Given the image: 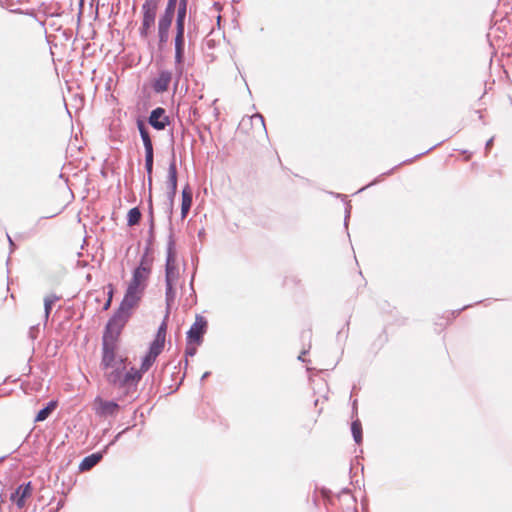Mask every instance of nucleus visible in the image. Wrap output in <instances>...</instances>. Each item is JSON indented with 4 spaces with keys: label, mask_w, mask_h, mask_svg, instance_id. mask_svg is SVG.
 <instances>
[{
    "label": "nucleus",
    "mask_w": 512,
    "mask_h": 512,
    "mask_svg": "<svg viewBox=\"0 0 512 512\" xmlns=\"http://www.w3.org/2000/svg\"><path fill=\"white\" fill-rule=\"evenodd\" d=\"M105 377L111 386L122 390L121 398L129 397L133 400L137 398L136 392L142 376L136 367L131 366L127 369L124 364L106 373Z\"/></svg>",
    "instance_id": "1"
},
{
    "label": "nucleus",
    "mask_w": 512,
    "mask_h": 512,
    "mask_svg": "<svg viewBox=\"0 0 512 512\" xmlns=\"http://www.w3.org/2000/svg\"><path fill=\"white\" fill-rule=\"evenodd\" d=\"M166 187L167 193L166 201L164 202V211L167 215L168 229H170V227L174 228L172 223V217L174 213V202L178 188V169L174 150H172L171 160L169 162Z\"/></svg>",
    "instance_id": "2"
},
{
    "label": "nucleus",
    "mask_w": 512,
    "mask_h": 512,
    "mask_svg": "<svg viewBox=\"0 0 512 512\" xmlns=\"http://www.w3.org/2000/svg\"><path fill=\"white\" fill-rule=\"evenodd\" d=\"M65 209L59 201H52L49 214L47 216L40 215L34 222V236H38V243H46L47 237L55 232V225L48 222L49 219L55 218L60 215Z\"/></svg>",
    "instance_id": "3"
},
{
    "label": "nucleus",
    "mask_w": 512,
    "mask_h": 512,
    "mask_svg": "<svg viewBox=\"0 0 512 512\" xmlns=\"http://www.w3.org/2000/svg\"><path fill=\"white\" fill-rule=\"evenodd\" d=\"M129 319L130 317L114 311L104 326L102 342L119 343L120 335Z\"/></svg>",
    "instance_id": "4"
},
{
    "label": "nucleus",
    "mask_w": 512,
    "mask_h": 512,
    "mask_svg": "<svg viewBox=\"0 0 512 512\" xmlns=\"http://www.w3.org/2000/svg\"><path fill=\"white\" fill-rule=\"evenodd\" d=\"M160 0H145L141 6V25L139 27V36L145 40L151 33L155 25L157 10Z\"/></svg>",
    "instance_id": "5"
},
{
    "label": "nucleus",
    "mask_w": 512,
    "mask_h": 512,
    "mask_svg": "<svg viewBox=\"0 0 512 512\" xmlns=\"http://www.w3.org/2000/svg\"><path fill=\"white\" fill-rule=\"evenodd\" d=\"M189 0H179L175 10V31L186 32V20L188 18L187 36L191 38L192 32L196 30L195 23L192 27V8H188Z\"/></svg>",
    "instance_id": "6"
},
{
    "label": "nucleus",
    "mask_w": 512,
    "mask_h": 512,
    "mask_svg": "<svg viewBox=\"0 0 512 512\" xmlns=\"http://www.w3.org/2000/svg\"><path fill=\"white\" fill-rule=\"evenodd\" d=\"M143 294L144 291H140L138 288L128 285L124 296L115 311L131 318L133 309L139 305Z\"/></svg>",
    "instance_id": "7"
},
{
    "label": "nucleus",
    "mask_w": 512,
    "mask_h": 512,
    "mask_svg": "<svg viewBox=\"0 0 512 512\" xmlns=\"http://www.w3.org/2000/svg\"><path fill=\"white\" fill-rule=\"evenodd\" d=\"M208 330V320L200 314H196L194 323L186 332V344L201 346L204 342V336Z\"/></svg>",
    "instance_id": "8"
},
{
    "label": "nucleus",
    "mask_w": 512,
    "mask_h": 512,
    "mask_svg": "<svg viewBox=\"0 0 512 512\" xmlns=\"http://www.w3.org/2000/svg\"><path fill=\"white\" fill-rule=\"evenodd\" d=\"M118 349V343L102 342L101 346V363L102 369H114L118 366L124 365L125 359L118 356L116 351Z\"/></svg>",
    "instance_id": "9"
},
{
    "label": "nucleus",
    "mask_w": 512,
    "mask_h": 512,
    "mask_svg": "<svg viewBox=\"0 0 512 512\" xmlns=\"http://www.w3.org/2000/svg\"><path fill=\"white\" fill-rule=\"evenodd\" d=\"M185 33L186 32L175 31V35L173 38L174 66H175V73L177 76L176 84L178 83L179 79L181 78V76L184 72L185 44H186Z\"/></svg>",
    "instance_id": "10"
},
{
    "label": "nucleus",
    "mask_w": 512,
    "mask_h": 512,
    "mask_svg": "<svg viewBox=\"0 0 512 512\" xmlns=\"http://www.w3.org/2000/svg\"><path fill=\"white\" fill-rule=\"evenodd\" d=\"M172 122L173 119L167 114L166 109L160 106L152 109L146 119V123L157 131L165 130Z\"/></svg>",
    "instance_id": "11"
},
{
    "label": "nucleus",
    "mask_w": 512,
    "mask_h": 512,
    "mask_svg": "<svg viewBox=\"0 0 512 512\" xmlns=\"http://www.w3.org/2000/svg\"><path fill=\"white\" fill-rule=\"evenodd\" d=\"M173 78V73L170 70L162 69L158 75L152 79L151 88L156 94H163L168 91L170 83Z\"/></svg>",
    "instance_id": "12"
},
{
    "label": "nucleus",
    "mask_w": 512,
    "mask_h": 512,
    "mask_svg": "<svg viewBox=\"0 0 512 512\" xmlns=\"http://www.w3.org/2000/svg\"><path fill=\"white\" fill-rule=\"evenodd\" d=\"M167 236V244H166V260H165V269H176V259H177V250H176V239L174 234V228L168 229Z\"/></svg>",
    "instance_id": "13"
},
{
    "label": "nucleus",
    "mask_w": 512,
    "mask_h": 512,
    "mask_svg": "<svg viewBox=\"0 0 512 512\" xmlns=\"http://www.w3.org/2000/svg\"><path fill=\"white\" fill-rule=\"evenodd\" d=\"M442 142H439V143H436L434 144L433 146H431L430 148H428L426 151L424 152H421L417 155H415L414 157H411L409 159H406L402 162H400L399 164L395 165L393 168H391L390 170L382 173L381 175H379L378 177L374 178L370 183H368L367 185H365L364 187L360 188L357 193L359 192H362L364 190H366L367 188L371 187V186H374L376 184H378L380 181H382L383 177L384 176H389L391 175L398 167L402 166V165H405V164H410L412 163L414 160H416L417 158L429 153L430 151H432L434 148L438 147Z\"/></svg>",
    "instance_id": "14"
},
{
    "label": "nucleus",
    "mask_w": 512,
    "mask_h": 512,
    "mask_svg": "<svg viewBox=\"0 0 512 512\" xmlns=\"http://www.w3.org/2000/svg\"><path fill=\"white\" fill-rule=\"evenodd\" d=\"M32 496V481L21 484L18 488L11 493L10 500L19 508L25 506L26 499Z\"/></svg>",
    "instance_id": "15"
},
{
    "label": "nucleus",
    "mask_w": 512,
    "mask_h": 512,
    "mask_svg": "<svg viewBox=\"0 0 512 512\" xmlns=\"http://www.w3.org/2000/svg\"><path fill=\"white\" fill-rule=\"evenodd\" d=\"M34 36L37 38L38 45L43 46L45 49L46 46H49V53L53 56L52 48L50 46V39L47 35V30L44 24V21L39 19L37 15L34 14Z\"/></svg>",
    "instance_id": "16"
},
{
    "label": "nucleus",
    "mask_w": 512,
    "mask_h": 512,
    "mask_svg": "<svg viewBox=\"0 0 512 512\" xmlns=\"http://www.w3.org/2000/svg\"><path fill=\"white\" fill-rule=\"evenodd\" d=\"M150 275L151 273L149 270L135 267L132 271V277L128 285L138 288L140 291H145Z\"/></svg>",
    "instance_id": "17"
},
{
    "label": "nucleus",
    "mask_w": 512,
    "mask_h": 512,
    "mask_svg": "<svg viewBox=\"0 0 512 512\" xmlns=\"http://www.w3.org/2000/svg\"><path fill=\"white\" fill-rule=\"evenodd\" d=\"M106 454H107V447H104L100 451H97L90 455L85 456L79 463L78 470L80 472H85V471L92 469L103 459V457Z\"/></svg>",
    "instance_id": "18"
},
{
    "label": "nucleus",
    "mask_w": 512,
    "mask_h": 512,
    "mask_svg": "<svg viewBox=\"0 0 512 512\" xmlns=\"http://www.w3.org/2000/svg\"><path fill=\"white\" fill-rule=\"evenodd\" d=\"M136 126L139 131L145 153L154 152L153 142L145 120L141 117H138L136 119Z\"/></svg>",
    "instance_id": "19"
},
{
    "label": "nucleus",
    "mask_w": 512,
    "mask_h": 512,
    "mask_svg": "<svg viewBox=\"0 0 512 512\" xmlns=\"http://www.w3.org/2000/svg\"><path fill=\"white\" fill-rule=\"evenodd\" d=\"M59 401L57 399H51L40 408L34 415V423L43 422L47 420L52 413L58 408Z\"/></svg>",
    "instance_id": "20"
},
{
    "label": "nucleus",
    "mask_w": 512,
    "mask_h": 512,
    "mask_svg": "<svg viewBox=\"0 0 512 512\" xmlns=\"http://www.w3.org/2000/svg\"><path fill=\"white\" fill-rule=\"evenodd\" d=\"M193 193L190 185L188 183L182 188L181 191V218L184 219L187 217L192 203H193Z\"/></svg>",
    "instance_id": "21"
},
{
    "label": "nucleus",
    "mask_w": 512,
    "mask_h": 512,
    "mask_svg": "<svg viewBox=\"0 0 512 512\" xmlns=\"http://www.w3.org/2000/svg\"><path fill=\"white\" fill-rule=\"evenodd\" d=\"M119 409V404L115 400H102L99 399V405L96 413L99 416H113Z\"/></svg>",
    "instance_id": "22"
},
{
    "label": "nucleus",
    "mask_w": 512,
    "mask_h": 512,
    "mask_svg": "<svg viewBox=\"0 0 512 512\" xmlns=\"http://www.w3.org/2000/svg\"><path fill=\"white\" fill-rule=\"evenodd\" d=\"M197 347L198 346H195V345H187L186 344V349H185V358L183 361H180L179 362V366H181L182 364L184 365V369H185V372L183 373L180 381L178 382V384L168 393V394H172V393H175L179 387L181 386V384L183 383L184 381V378H185V375H186V370L188 368V357H193L196 353H197Z\"/></svg>",
    "instance_id": "23"
},
{
    "label": "nucleus",
    "mask_w": 512,
    "mask_h": 512,
    "mask_svg": "<svg viewBox=\"0 0 512 512\" xmlns=\"http://www.w3.org/2000/svg\"><path fill=\"white\" fill-rule=\"evenodd\" d=\"M170 29H171V26H169V25L165 26L164 24L157 23V36H158L157 46L160 51H162L166 47V45L169 41Z\"/></svg>",
    "instance_id": "24"
},
{
    "label": "nucleus",
    "mask_w": 512,
    "mask_h": 512,
    "mask_svg": "<svg viewBox=\"0 0 512 512\" xmlns=\"http://www.w3.org/2000/svg\"><path fill=\"white\" fill-rule=\"evenodd\" d=\"M52 201H58L55 196H39L37 200V211L40 215L47 216L52 204Z\"/></svg>",
    "instance_id": "25"
},
{
    "label": "nucleus",
    "mask_w": 512,
    "mask_h": 512,
    "mask_svg": "<svg viewBox=\"0 0 512 512\" xmlns=\"http://www.w3.org/2000/svg\"><path fill=\"white\" fill-rule=\"evenodd\" d=\"M153 166H154V152H146L144 167H145V170L147 173V182H148L149 191L152 190Z\"/></svg>",
    "instance_id": "26"
},
{
    "label": "nucleus",
    "mask_w": 512,
    "mask_h": 512,
    "mask_svg": "<svg viewBox=\"0 0 512 512\" xmlns=\"http://www.w3.org/2000/svg\"><path fill=\"white\" fill-rule=\"evenodd\" d=\"M350 429L354 442L358 445L361 444L363 441V430L362 423L359 418L352 420Z\"/></svg>",
    "instance_id": "27"
},
{
    "label": "nucleus",
    "mask_w": 512,
    "mask_h": 512,
    "mask_svg": "<svg viewBox=\"0 0 512 512\" xmlns=\"http://www.w3.org/2000/svg\"><path fill=\"white\" fill-rule=\"evenodd\" d=\"M175 10L176 7L166 5L164 11L160 14L158 18V23L164 24L165 26H172L173 20L175 18Z\"/></svg>",
    "instance_id": "28"
},
{
    "label": "nucleus",
    "mask_w": 512,
    "mask_h": 512,
    "mask_svg": "<svg viewBox=\"0 0 512 512\" xmlns=\"http://www.w3.org/2000/svg\"><path fill=\"white\" fill-rule=\"evenodd\" d=\"M175 10L176 7L166 5L164 11L160 14L158 18V23L164 24L165 26H172L173 20L175 18Z\"/></svg>",
    "instance_id": "29"
},
{
    "label": "nucleus",
    "mask_w": 512,
    "mask_h": 512,
    "mask_svg": "<svg viewBox=\"0 0 512 512\" xmlns=\"http://www.w3.org/2000/svg\"><path fill=\"white\" fill-rule=\"evenodd\" d=\"M156 359H157L156 356H154L146 351L144 356L141 358L140 367L137 369V371L139 372V374H141L142 377L153 366Z\"/></svg>",
    "instance_id": "30"
},
{
    "label": "nucleus",
    "mask_w": 512,
    "mask_h": 512,
    "mask_svg": "<svg viewBox=\"0 0 512 512\" xmlns=\"http://www.w3.org/2000/svg\"><path fill=\"white\" fill-rule=\"evenodd\" d=\"M176 299V289L174 284H165V302L166 312L170 313V309L173 306Z\"/></svg>",
    "instance_id": "31"
},
{
    "label": "nucleus",
    "mask_w": 512,
    "mask_h": 512,
    "mask_svg": "<svg viewBox=\"0 0 512 512\" xmlns=\"http://www.w3.org/2000/svg\"><path fill=\"white\" fill-rule=\"evenodd\" d=\"M142 217L141 210L138 206H135L131 209H129L126 220H127V226L133 227L135 225H138Z\"/></svg>",
    "instance_id": "32"
},
{
    "label": "nucleus",
    "mask_w": 512,
    "mask_h": 512,
    "mask_svg": "<svg viewBox=\"0 0 512 512\" xmlns=\"http://www.w3.org/2000/svg\"><path fill=\"white\" fill-rule=\"evenodd\" d=\"M60 299L61 296L55 293L48 294L44 297V315L46 319L49 317L55 303Z\"/></svg>",
    "instance_id": "33"
},
{
    "label": "nucleus",
    "mask_w": 512,
    "mask_h": 512,
    "mask_svg": "<svg viewBox=\"0 0 512 512\" xmlns=\"http://www.w3.org/2000/svg\"><path fill=\"white\" fill-rule=\"evenodd\" d=\"M165 347V341L154 338L148 346L147 352L158 357Z\"/></svg>",
    "instance_id": "34"
},
{
    "label": "nucleus",
    "mask_w": 512,
    "mask_h": 512,
    "mask_svg": "<svg viewBox=\"0 0 512 512\" xmlns=\"http://www.w3.org/2000/svg\"><path fill=\"white\" fill-rule=\"evenodd\" d=\"M350 318L351 316L348 317L343 327L336 334V341L342 346L345 344L349 336Z\"/></svg>",
    "instance_id": "35"
},
{
    "label": "nucleus",
    "mask_w": 512,
    "mask_h": 512,
    "mask_svg": "<svg viewBox=\"0 0 512 512\" xmlns=\"http://www.w3.org/2000/svg\"><path fill=\"white\" fill-rule=\"evenodd\" d=\"M168 316H169V314H168V312H166V315H165L163 321L161 322V324L159 325L154 338L165 341L166 333H167V322L166 321L168 319Z\"/></svg>",
    "instance_id": "36"
},
{
    "label": "nucleus",
    "mask_w": 512,
    "mask_h": 512,
    "mask_svg": "<svg viewBox=\"0 0 512 512\" xmlns=\"http://www.w3.org/2000/svg\"><path fill=\"white\" fill-rule=\"evenodd\" d=\"M148 208V226L155 227V218H154V207H153V200H152V193L149 191V196L147 199Z\"/></svg>",
    "instance_id": "37"
},
{
    "label": "nucleus",
    "mask_w": 512,
    "mask_h": 512,
    "mask_svg": "<svg viewBox=\"0 0 512 512\" xmlns=\"http://www.w3.org/2000/svg\"><path fill=\"white\" fill-rule=\"evenodd\" d=\"M153 261H154L153 257H146L145 255H141L139 262L135 267L145 268L146 270H149L150 273H152Z\"/></svg>",
    "instance_id": "38"
},
{
    "label": "nucleus",
    "mask_w": 512,
    "mask_h": 512,
    "mask_svg": "<svg viewBox=\"0 0 512 512\" xmlns=\"http://www.w3.org/2000/svg\"><path fill=\"white\" fill-rule=\"evenodd\" d=\"M335 196L336 197H341L342 200L345 201L344 226L347 229L348 222H349V219H350V216H351L352 205H351L350 201L346 200V196L345 195H343V194H335Z\"/></svg>",
    "instance_id": "39"
},
{
    "label": "nucleus",
    "mask_w": 512,
    "mask_h": 512,
    "mask_svg": "<svg viewBox=\"0 0 512 512\" xmlns=\"http://www.w3.org/2000/svg\"><path fill=\"white\" fill-rule=\"evenodd\" d=\"M178 278V271L176 269H165V284H174Z\"/></svg>",
    "instance_id": "40"
},
{
    "label": "nucleus",
    "mask_w": 512,
    "mask_h": 512,
    "mask_svg": "<svg viewBox=\"0 0 512 512\" xmlns=\"http://www.w3.org/2000/svg\"><path fill=\"white\" fill-rule=\"evenodd\" d=\"M7 8L12 13H21V14H26V15L32 16V10L31 9H25V10L21 9L19 7H16V4L13 3V2L10 3V4H7Z\"/></svg>",
    "instance_id": "41"
},
{
    "label": "nucleus",
    "mask_w": 512,
    "mask_h": 512,
    "mask_svg": "<svg viewBox=\"0 0 512 512\" xmlns=\"http://www.w3.org/2000/svg\"><path fill=\"white\" fill-rule=\"evenodd\" d=\"M155 242V227L149 226L148 228V236L145 241V245L153 246Z\"/></svg>",
    "instance_id": "42"
},
{
    "label": "nucleus",
    "mask_w": 512,
    "mask_h": 512,
    "mask_svg": "<svg viewBox=\"0 0 512 512\" xmlns=\"http://www.w3.org/2000/svg\"><path fill=\"white\" fill-rule=\"evenodd\" d=\"M20 390L24 396H28L32 391V386L30 385L29 382H22L20 385Z\"/></svg>",
    "instance_id": "43"
},
{
    "label": "nucleus",
    "mask_w": 512,
    "mask_h": 512,
    "mask_svg": "<svg viewBox=\"0 0 512 512\" xmlns=\"http://www.w3.org/2000/svg\"><path fill=\"white\" fill-rule=\"evenodd\" d=\"M129 429H130V428H129V427H127V428L123 429L122 431H120L118 434H116V435L114 436V438H113V439H112V440H111V441H110V442L105 446V447H107V451H108V450H109V448H110L111 446H113V445H114V444H115V443L120 439V437H121V436H122L126 431H128Z\"/></svg>",
    "instance_id": "44"
},
{
    "label": "nucleus",
    "mask_w": 512,
    "mask_h": 512,
    "mask_svg": "<svg viewBox=\"0 0 512 512\" xmlns=\"http://www.w3.org/2000/svg\"><path fill=\"white\" fill-rule=\"evenodd\" d=\"M36 102H37V109H38V111L39 112H43L44 111V106H45L43 95H38Z\"/></svg>",
    "instance_id": "45"
},
{
    "label": "nucleus",
    "mask_w": 512,
    "mask_h": 512,
    "mask_svg": "<svg viewBox=\"0 0 512 512\" xmlns=\"http://www.w3.org/2000/svg\"><path fill=\"white\" fill-rule=\"evenodd\" d=\"M352 419L358 418V401L357 399L353 400L352 402V412H351Z\"/></svg>",
    "instance_id": "46"
},
{
    "label": "nucleus",
    "mask_w": 512,
    "mask_h": 512,
    "mask_svg": "<svg viewBox=\"0 0 512 512\" xmlns=\"http://www.w3.org/2000/svg\"><path fill=\"white\" fill-rule=\"evenodd\" d=\"M471 306H472L471 304L464 305V306H463L462 308H460V309L453 310V311L450 313V315L452 316V318H456V317H458V316L460 315V313H461L462 311H464L465 309H467V308H469V307H471Z\"/></svg>",
    "instance_id": "47"
},
{
    "label": "nucleus",
    "mask_w": 512,
    "mask_h": 512,
    "mask_svg": "<svg viewBox=\"0 0 512 512\" xmlns=\"http://www.w3.org/2000/svg\"><path fill=\"white\" fill-rule=\"evenodd\" d=\"M252 118H253V119H258V120L260 121V123H261L262 127L264 128L265 133L267 134V130H266V126H265V118H264V116H263L262 114H260V113H256V114H254V115H253V117H252Z\"/></svg>",
    "instance_id": "48"
},
{
    "label": "nucleus",
    "mask_w": 512,
    "mask_h": 512,
    "mask_svg": "<svg viewBox=\"0 0 512 512\" xmlns=\"http://www.w3.org/2000/svg\"><path fill=\"white\" fill-rule=\"evenodd\" d=\"M153 246L145 245L142 255L146 257H153Z\"/></svg>",
    "instance_id": "49"
},
{
    "label": "nucleus",
    "mask_w": 512,
    "mask_h": 512,
    "mask_svg": "<svg viewBox=\"0 0 512 512\" xmlns=\"http://www.w3.org/2000/svg\"><path fill=\"white\" fill-rule=\"evenodd\" d=\"M493 142H494V137H491L490 139H488L486 141V143H485V150H486V152H488L491 149V147L493 145Z\"/></svg>",
    "instance_id": "50"
},
{
    "label": "nucleus",
    "mask_w": 512,
    "mask_h": 512,
    "mask_svg": "<svg viewBox=\"0 0 512 512\" xmlns=\"http://www.w3.org/2000/svg\"><path fill=\"white\" fill-rule=\"evenodd\" d=\"M309 349H304L300 355L298 356V360L301 362H306V359L304 358V355L307 354Z\"/></svg>",
    "instance_id": "51"
},
{
    "label": "nucleus",
    "mask_w": 512,
    "mask_h": 512,
    "mask_svg": "<svg viewBox=\"0 0 512 512\" xmlns=\"http://www.w3.org/2000/svg\"><path fill=\"white\" fill-rule=\"evenodd\" d=\"M178 4H179V0H167V3H166L167 6H173V7H177Z\"/></svg>",
    "instance_id": "52"
},
{
    "label": "nucleus",
    "mask_w": 512,
    "mask_h": 512,
    "mask_svg": "<svg viewBox=\"0 0 512 512\" xmlns=\"http://www.w3.org/2000/svg\"><path fill=\"white\" fill-rule=\"evenodd\" d=\"M112 301L110 299H107L105 303L103 304L102 310L106 311L110 308Z\"/></svg>",
    "instance_id": "53"
},
{
    "label": "nucleus",
    "mask_w": 512,
    "mask_h": 512,
    "mask_svg": "<svg viewBox=\"0 0 512 512\" xmlns=\"http://www.w3.org/2000/svg\"><path fill=\"white\" fill-rule=\"evenodd\" d=\"M194 277H195V272L192 274V277H191V280H190V288H191V291H192L193 295H195V290H194V287H193Z\"/></svg>",
    "instance_id": "54"
},
{
    "label": "nucleus",
    "mask_w": 512,
    "mask_h": 512,
    "mask_svg": "<svg viewBox=\"0 0 512 512\" xmlns=\"http://www.w3.org/2000/svg\"><path fill=\"white\" fill-rule=\"evenodd\" d=\"M210 375H211V372L206 371V372L202 375V377H201L200 381H201V382H203V381H204L205 379H207Z\"/></svg>",
    "instance_id": "55"
},
{
    "label": "nucleus",
    "mask_w": 512,
    "mask_h": 512,
    "mask_svg": "<svg viewBox=\"0 0 512 512\" xmlns=\"http://www.w3.org/2000/svg\"><path fill=\"white\" fill-rule=\"evenodd\" d=\"M169 137H170V142L173 145L174 144V131H173V129H170Z\"/></svg>",
    "instance_id": "56"
},
{
    "label": "nucleus",
    "mask_w": 512,
    "mask_h": 512,
    "mask_svg": "<svg viewBox=\"0 0 512 512\" xmlns=\"http://www.w3.org/2000/svg\"><path fill=\"white\" fill-rule=\"evenodd\" d=\"M110 287V290L108 292V298L107 299H110L112 301V297H113V286L112 285H109Z\"/></svg>",
    "instance_id": "57"
},
{
    "label": "nucleus",
    "mask_w": 512,
    "mask_h": 512,
    "mask_svg": "<svg viewBox=\"0 0 512 512\" xmlns=\"http://www.w3.org/2000/svg\"><path fill=\"white\" fill-rule=\"evenodd\" d=\"M7 238H8V241H9L10 248H11V250H13L14 242H13V240L11 239V237L8 234H7Z\"/></svg>",
    "instance_id": "58"
},
{
    "label": "nucleus",
    "mask_w": 512,
    "mask_h": 512,
    "mask_svg": "<svg viewBox=\"0 0 512 512\" xmlns=\"http://www.w3.org/2000/svg\"><path fill=\"white\" fill-rule=\"evenodd\" d=\"M27 363H28V366H29V372H31V371H32V365H31V363H32V356H30V357L28 358Z\"/></svg>",
    "instance_id": "59"
},
{
    "label": "nucleus",
    "mask_w": 512,
    "mask_h": 512,
    "mask_svg": "<svg viewBox=\"0 0 512 512\" xmlns=\"http://www.w3.org/2000/svg\"><path fill=\"white\" fill-rule=\"evenodd\" d=\"M475 113H476V114H478V118H479L480 120H483V115H482L481 110H475Z\"/></svg>",
    "instance_id": "60"
},
{
    "label": "nucleus",
    "mask_w": 512,
    "mask_h": 512,
    "mask_svg": "<svg viewBox=\"0 0 512 512\" xmlns=\"http://www.w3.org/2000/svg\"><path fill=\"white\" fill-rule=\"evenodd\" d=\"M204 235H205V231H204V229H202V230H200V231L198 232V237H200V238H201V237H202V236H204Z\"/></svg>",
    "instance_id": "61"
},
{
    "label": "nucleus",
    "mask_w": 512,
    "mask_h": 512,
    "mask_svg": "<svg viewBox=\"0 0 512 512\" xmlns=\"http://www.w3.org/2000/svg\"><path fill=\"white\" fill-rule=\"evenodd\" d=\"M28 337L32 338V326L28 329Z\"/></svg>",
    "instance_id": "62"
},
{
    "label": "nucleus",
    "mask_w": 512,
    "mask_h": 512,
    "mask_svg": "<svg viewBox=\"0 0 512 512\" xmlns=\"http://www.w3.org/2000/svg\"><path fill=\"white\" fill-rule=\"evenodd\" d=\"M305 334H307V335H308V337H310V336H311V330H308V331H306V332H303V336H304Z\"/></svg>",
    "instance_id": "63"
},
{
    "label": "nucleus",
    "mask_w": 512,
    "mask_h": 512,
    "mask_svg": "<svg viewBox=\"0 0 512 512\" xmlns=\"http://www.w3.org/2000/svg\"><path fill=\"white\" fill-rule=\"evenodd\" d=\"M38 479L40 481V484L43 485V478L41 476H38Z\"/></svg>",
    "instance_id": "64"
}]
</instances>
